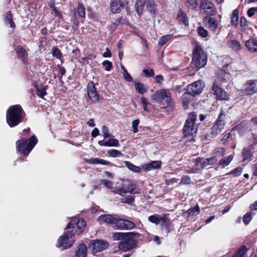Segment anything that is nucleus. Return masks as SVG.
I'll return each instance as SVG.
<instances>
[{
  "mask_svg": "<svg viewBox=\"0 0 257 257\" xmlns=\"http://www.w3.org/2000/svg\"><path fill=\"white\" fill-rule=\"evenodd\" d=\"M136 91L140 94H144L146 92L149 87L147 85L141 82H136L134 84Z\"/></svg>",
  "mask_w": 257,
  "mask_h": 257,
  "instance_id": "nucleus-28",
  "label": "nucleus"
},
{
  "mask_svg": "<svg viewBox=\"0 0 257 257\" xmlns=\"http://www.w3.org/2000/svg\"><path fill=\"white\" fill-rule=\"evenodd\" d=\"M251 219H252V215L250 212H248V213H246L245 215H244V216H243V218H242L243 223L245 225L248 224L250 222V221H251Z\"/></svg>",
  "mask_w": 257,
  "mask_h": 257,
  "instance_id": "nucleus-51",
  "label": "nucleus"
},
{
  "mask_svg": "<svg viewBox=\"0 0 257 257\" xmlns=\"http://www.w3.org/2000/svg\"><path fill=\"white\" fill-rule=\"evenodd\" d=\"M203 23L210 31L214 32L218 27L217 20L209 16H207L203 19Z\"/></svg>",
  "mask_w": 257,
  "mask_h": 257,
  "instance_id": "nucleus-18",
  "label": "nucleus"
},
{
  "mask_svg": "<svg viewBox=\"0 0 257 257\" xmlns=\"http://www.w3.org/2000/svg\"><path fill=\"white\" fill-rule=\"evenodd\" d=\"M199 213L200 208L198 205H196L195 207L189 209L186 212V213H187L188 216H192L194 215L198 214Z\"/></svg>",
  "mask_w": 257,
  "mask_h": 257,
  "instance_id": "nucleus-38",
  "label": "nucleus"
},
{
  "mask_svg": "<svg viewBox=\"0 0 257 257\" xmlns=\"http://www.w3.org/2000/svg\"><path fill=\"white\" fill-rule=\"evenodd\" d=\"M224 113L221 112L212 127V135L216 136L221 132L225 125L224 120Z\"/></svg>",
  "mask_w": 257,
  "mask_h": 257,
  "instance_id": "nucleus-12",
  "label": "nucleus"
},
{
  "mask_svg": "<svg viewBox=\"0 0 257 257\" xmlns=\"http://www.w3.org/2000/svg\"><path fill=\"white\" fill-rule=\"evenodd\" d=\"M162 162L161 161H152L150 163L145 164L143 165L142 169L145 171H149L152 170L160 168L161 166Z\"/></svg>",
  "mask_w": 257,
  "mask_h": 257,
  "instance_id": "nucleus-21",
  "label": "nucleus"
},
{
  "mask_svg": "<svg viewBox=\"0 0 257 257\" xmlns=\"http://www.w3.org/2000/svg\"><path fill=\"white\" fill-rule=\"evenodd\" d=\"M86 162L91 164H101L103 165H107L110 163L103 159H100L97 158H90L86 160Z\"/></svg>",
  "mask_w": 257,
  "mask_h": 257,
  "instance_id": "nucleus-29",
  "label": "nucleus"
},
{
  "mask_svg": "<svg viewBox=\"0 0 257 257\" xmlns=\"http://www.w3.org/2000/svg\"><path fill=\"white\" fill-rule=\"evenodd\" d=\"M87 92L88 96L91 101L96 102L98 100L99 96L93 82L90 81L88 83L87 86Z\"/></svg>",
  "mask_w": 257,
  "mask_h": 257,
  "instance_id": "nucleus-15",
  "label": "nucleus"
},
{
  "mask_svg": "<svg viewBox=\"0 0 257 257\" xmlns=\"http://www.w3.org/2000/svg\"><path fill=\"white\" fill-rule=\"evenodd\" d=\"M207 56L200 45H196L192 53V62L196 67V70L204 67L207 63Z\"/></svg>",
  "mask_w": 257,
  "mask_h": 257,
  "instance_id": "nucleus-5",
  "label": "nucleus"
},
{
  "mask_svg": "<svg viewBox=\"0 0 257 257\" xmlns=\"http://www.w3.org/2000/svg\"><path fill=\"white\" fill-rule=\"evenodd\" d=\"M197 32L198 34L203 37L205 38L208 36V32L202 27H199L197 29Z\"/></svg>",
  "mask_w": 257,
  "mask_h": 257,
  "instance_id": "nucleus-50",
  "label": "nucleus"
},
{
  "mask_svg": "<svg viewBox=\"0 0 257 257\" xmlns=\"http://www.w3.org/2000/svg\"><path fill=\"white\" fill-rule=\"evenodd\" d=\"M191 182V178L188 176H184L181 178L180 184H188Z\"/></svg>",
  "mask_w": 257,
  "mask_h": 257,
  "instance_id": "nucleus-57",
  "label": "nucleus"
},
{
  "mask_svg": "<svg viewBox=\"0 0 257 257\" xmlns=\"http://www.w3.org/2000/svg\"><path fill=\"white\" fill-rule=\"evenodd\" d=\"M245 46L250 52H257V40L249 39L245 42Z\"/></svg>",
  "mask_w": 257,
  "mask_h": 257,
  "instance_id": "nucleus-27",
  "label": "nucleus"
},
{
  "mask_svg": "<svg viewBox=\"0 0 257 257\" xmlns=\"http://www.w3.org/2000/svg\"><path fill=\"white\" fill-rule=\"evenodd\" d=\"M99 131L98 129L96 127L94 128L92 132H91V136L93 138H95L99 135Z\"/></svg>",
  "mask_w": 257,
  "mask_h": 257,
  "instance_id": "nucleus-64",
  "label": "nucleus"
},
{
  "mask_svg": "<svg viewBox=\"0 0 257 257\" xmlns=\"http://www.w3.org/2000/svg\"><path fill=\"white\" fill-rule=\"evenodd\" d=\"M242 154L244 161L249 160L251 156L250 151L246 149L242 150Z\"/></svg>",
  "mask_w": 257,
  "mask_h": 257,
  "instance_id": "nucleus-46",
  "label": "nucleus"
},
{
  "mask_svg": "<svg viewBox=\"0 0 257 257\" xmlns=\"http://www.w3.org/2000/svg\"><path fill=\"white\" fill-rule=\"evenodd\" d=\"M121 67L122 70L121 73L124 79L128 82H132L133 81V78L131 75L127 72L126 69L123 65H121Z\"/></svg>",
  "mask_w": 257,
  "mask_h": 257,
  "instance_id": "nucleus-41",
  "label": "nucleus"
},
{
  "mask_svg": "<svg viewBox=\"0 0 257 257\" xmlns=\"http://www.w3.org/2000/svg\"><path fill=\"white\" fill-rule=\"evenodd\" d=\"M141 234L136 232H126V239L134 238H137L140 236Z\"/></svg>",
  "mask_w": 257,
  "mask_h": 257,
  "instance_id": "nucleus-49",
  "label": "nucleus"
},
{
  "mask_svg": "<svg viewBox=\"0 0 257 257\" xmlns=\"http://www.w3.org/2000/svg\"><path fill=\"white\" fill-rule=\"evenodd\" d=\"M201 158H197L196 159V163H195V170L196 171H198L199 170L202 169L203 168V164H202Z\"/></svg>",
  "mask_w": 257,
  "mask_h": 257,
  "instance_id": "nucleus-52",
  "label": "nucleus"
},
{
  "mask_svg": "<svg viewBox=\"0 0 257 257\" xmlns=\"http://www.w3.org/2000/svg\"><path fill=\"white\" fill-rule=\"evenodd\" d=\"M141 103L143 105L144 110L146 111H148V108H147L148 102H147V99L145 97H142L141 98Z\"/></svg>",
  "mask_w": 257,
  "mask_h": 257,
  "instance_id": "nucleus-60",
  "label": "nucleus"
},
{
  "mask_svg": "<svg viewBox=\"0 0 257 257\" xmlns=\"http://www.w3.org/2000/svg\"><path fill=\"white\" fill-rule=\"evenodd\" d=\"M257 9L254 8H251L247 11V15L249 17H252L256 12Z\"/></svg>",
  "mask_w": 257,
  "mask_h": 257,
  "instance_id": "nucleus-62",
  "label": "nucleus"
},
{
  "mask_svg": "<svg viewBox=\"0 0 257 257\" xmlns=\"http://www.w3.org/2000/svg\"><path fill=\"white\" fill-rule=\"evenodd\" d=\"M77 11L78 15L81 17H84L85 16V9L83 4H79L77 8Z\"/></svg>",
  "mask_w": 257,
  "mask_h": 257,
  "instance_id": "nucleus-47",
  "label": "nucleus"
},
{
  "mask_svg": "<svg viewBox=\"0 0 257 257\" xmlns=\"http://www.w3.org/2000/svg\"><path fill=\"white\" fill-rule=\"evenodd\" d=\"M242 172V168L241 167H238L234 169L232 171L229 172L228 174L230 175H233L234 177H237L241 175Z\"/></svg>",
  "mask_w": 257,
  "mask_h": 257,
  "instance_id": "nucleus-48",
  "label": "nucleus"
},
{
  "mask_svg": "<svg viewBox=\"0 0 257 257\" xmlns=\"http://www.w3.org/2000/svg\"><path fill=\"white\" fill-rule=\"evenodd\" d=\"M137 243L138 240L135 239H124L123 241L118 243V247L123 251H127L136 248Z\"/></svg>",
  "mask_w": 257,
  "mask_h": 257,
  "instance_id": "nucleus-10",
  "label": "nucleus"
},
{
  "mask_svg": "<svg viewBox=\"0 0 257 257\" xmlns=\"http://www.w3.org/2000/svg\"><path fill=\"white\" fill-rule=\"evenodd\" d=\"M248 250V248H247L246 246L242 245L232 257H247L246 253Z\"/></svg>",
  "mask_w": 257,
  "mask_h": 257,
  "instance_id": "nucleus-30",
  "label": "nucleus"
},
{
  "mask_svg": "<svg viewBox=\"0 0 257 257\" xmlns=\"http://www.w3.org/2000/svg\"><path fill=\"white\" fill-rule=\"evenodd\" d=\"M102 56L105 58H108L111 57V53L108 48H106V51L102 54Z\"/></svg>",
  "mask_w": 257,
  "mask_h": 257,
  "instance_id": "nucleus-63",
  "label": "nucleus"
},
{
  "mask_svg": "<svg viewBox=\"0 0 257 257\" xmlns=\"http://www.w3.org/2000/svg\"><path fill=\"white\" fill-rule=\"evenodd\" d=\"M113 238L115 240L126 239V232H115L113 234Z\"/></svg>",
  "mask_w": 257,
  "mask_h": 257,
  "instance_id": "nucleus-42",
  "label": "nucleus"
},
{
  "mask_svg": "<svg viewBox=\"0 0 257 257\" xmlns=\"http://www.w3.org/2000/svg\"><path fill=\"white\" fill-rule=\"evenodd\" d=\"M126 0H111L110 10L113 13H118L123 9Z\"/></svg>",
  "mask_w": 257,
  "mask_h": 257,
  "instance_id": "nucleus-19",
  "label": "nucleus"
},
{
  "mask_svg": "<svg viewBox=\"0 0 257 257\" xmlns=\"http://www.w3.org/2000/svg\"><path fill=\"white\" fill-rule=\"evenodd\" d=\"M228 46L235 51H237L241 49V46L238 41L235 40L229 41Z\"/></svg>",
  "mask_w": 257,
  "mask_h": 257,
  "instance_id": "nucleus-33",
  "label": "nucleus"
},
{
  "mask_svg": "<svg viewBox=\"0 0 257 257\" xmlns=\"http://www.w3.org/2000/svg\"><path fill=\"white\" fill-rule=\"evenodd\" d=\"M143 72L146 76L148 77H153L155 75L154 71L152 69L150 70L144 69Z\"/></svg>",
  "mask_w": 257,
  "mask_h": 257,
  "instance_id": "nucleus-58",
  "label": "nucleus"
},
{
  "mask_svg": "<svg viewBox=\"0 0 257 257\" xmlns=\"http://www.w3.org/2000/svg\"><path fill=\"white\" fill-rule=\"evenodd\" d=\"M121 187L119 188H114L112 192L115 194L123 196L126 193L140 194V189L133 181L129 179L121 180Z\"/></svg>",
  "mask_w": 257,
  "mask_h": 257,
  "instance_id": "nucleus-2",
  "label": "nucleus"
},
{
  "mask_svg": "<svg viewBox=\"0 0 257 257\" xmlns=\"http://www.w3.org/2000/svg\"><path fill=\"white\" fill-rule=\"evenodd\" d=\"M17 53L19 59L23 62L26 63L28 60V53L26 50L22 47H18L17 48Z\"/></svg>",
  "mask_w": 257,
  "mask_h": 257,
  "instance_id": "nucleus-26",
  "label": "nucleus"
},
{
  "mask_svg": "<svg viewBox=\"0 0 257 257\" xmlns=\"http://www.w3.org/2000/svg\"><path fill=\"white\" fill-rule=\"evenodd\" d=\"M98 219L99 220H102L105 223L114 224V226H115L117 220V218L113 217L110 214L101 215L99 217Z\"/></svg>",
  "mask_w": 257,
  "mask_h": 257,
  "instance_id": "nucleus-24",
  "label": "nucleus"
},
{
  "mask_svg": "<svg viewBox=\"0 0 257 257\" xmlns=\"http://www.w3.org/2000/svg\"><path fill=\"white\" fill-rule=\"evenodd\" d=\"M87 251L86 245L84 243H81L78 246L75 251V257H86Z\"/></svg>",
  "mask_w": 257,
  "mask_h": 257,
  "instance_id": "nucleus-22",
  "label": "nucleus"
},
{
  "mask_svg": "<svg viewBox=\"0 0 257 257\" xmlns=\"http://www.w3.org/2000/svg\"><path fill=\"white\" fill-rule=\"evenodd\" d=\"M229 74L223 70H220L217 74V79L215 81H218L219 85H221L222 83L226 81V80L229 78Z\"/></svg>",
  "mask_w": 257,
  "mask_h": 257,
  "instance_id": "nucleus-25",
  "label": "nucleus"
},
{
  "mask_svg": "<svg viewBox=\"0 0 257 257\" xmlns=\"http://www.w3.org/2000/svg\"><path fill=\"white\" fill-rule=\"evenodd\" d=\"M172 37L173 35L170 34L162 36L159 41V45L161 46L164 45L168 41L171 40Z\"/></svg>",
  "mask_w": 257,
  "mask_h": 257,
  "instance_id": "nucleus-40",
  "label": "nucleus"
},
{
  "mask_svg": "<svg viewBox=\"0 0 257 257\" xmlns=\"http://www.w3.org/2000/svg\"><path fill=\"white\" fill-rule=\"evenodd\" d=\"M107 154L109 156L113 158L121 157L122 156V154L121 152L117 150L114 149L109 150L107 152Z\"/></svg>",
  "mask_w": 257,
  "mask_h": 257,
  "instance_id": "nucleus-43",
  "label": "nucleus"
},
{
  "mask_svg": "<svg viewBox=\"0 0 257 257\" xmlns=\"http://www.w3.org/2000/svg\"><path fill=\"white\" fill-rule=\"evenodd\" d=\"M244 92L247 94L251 95L257 92V87L255 82L253 81H248L243 85Z\"/></svg>",
  "mask_w": 257,
  "mask_h": 257,
  "instance_id": "nucleus-20",
  "label": "nucleus"
},
{
  "mask_svg": "<svg viewBox=\"0 0 257 257\" xmlns=\"http://www.w3.org/2000/svg\"><path fill=\"white\" fill-rule=\"evenodd\" d=\"M86 226V221L83 218L73 217L71 219L70 222L67 225L66 228H71V233L74 234V235L80 234L85 229Z\"/></svg>",
  "mask_w": 257,
  "mask_h": 257,
  "instance_id": "nucleus-7",
  "label": "nucleus"
},
{
  "mask_svg": "<svg viewBox=\"0 0 257 257\" xmlns=\"http://www.w3.org/2000/svg\"><path fill=\"white\" fill-rule=\"evenodd\" d=\"M164 220V218L163 217H159L157 214H154L148 217V220L156 225L159 224L161 220Z\"/></svg>",
  "mask_w": 257,
  "mask_h": 257,
  "instance_id": "nucleus-34",
  "label": "nucleus"
},
{
  "mask_svg": "<svg viewBox=\"0 0 257 257\" xmlns=\"http://www.w3.org/2000/svg\"><path fill=\"white\" fill-rule=\"evenodd\" d=\"M233 157L230 155L226 157H224L221 159L219 161V164L223 166V167L228 165L231 161L233 160Z\"/></svg>",
  "mask_w": 257,
  "mask_h": 257,
  "instance_id": "nucleus-35",
  "label": "nucleus"
},
{
  "mask_svg": "<svg viewBox=\"0 0 257 257\" xmlns=\"http://www.w3.org/2000/svg\"><path fill=\"white\" fill-rule=\"evenodd\" d=\"M75 241V236L70 231H65L58 239L56 246L62 249H67L72 246Z\"/></svg>",
  "mask_w": 257,
  "mask_h": 257,
  "instance_id": "nucleus-8",
  "label": "nucleus"
},
{
  "mask_svg": "<svg viewBox=\"0 0 257 257\" xmlns=\"http://www.w3.org/2000/svg\"><path fill=\"white\" fill-rule=\"evenodd\" d=\"M140 123V120L138 119H137L136 120H134L132 122V128H133V132L134 133H136L138 132V126Z\"/></svg>",
  "mask_w": 257,
  "mask_h": 257,
  "instance_id": "nucleus-55",
  "label": "nucleus"
},
{
  "mask_svg": "<svg viewBox=\"0 0 257 257\" xmlns=\"http://www.w3.org/2000/svg\"><path fill=\"white\" fill-rule=\"evenodd\" d=\"M177 19L179 22L182 23L185 25L188 24V19L187 16L182 10L179 11Z\"/></svg>",
  "mask_w": 257,
  "mask_h": 257,
  "instance_id": "nucleus-31",
  "label": "nucleus"
},
{
  "mask_svg": "<svg viewBox=\"0 0 257 257\" xmlns=\"http://www.w3.org/2000/svg\"><path fill=\"white\" fill-rule=\"evenodd\" d=\"M35 136H32L29 142L27 139H22L16 142L17 151L24 156H27L37 143Z\"/></svg>",
  "mask_w": 257,
  "mask_h": 257,
  "instance_id": "nucleus-3",
  "label": "nucleus"
},
{
  "mask_svg": "<svg viewBox=\"0 0 257 257\" xmlns=\"http://www.w3.org/2000/svg\"><path fill=\"white\" fill-rule=\"evenodd\" d=\"M194 95H192L191 93H189L188 91L186 93H185L182 96V103L184 106H187L188 103L193 99V97Z\"/></svg>",
  "mask_w": 257,
  "mask_h": 257,
  "instance_id": "nucleus-32",
  "label": "nucleus"
},
{
  "mask_svg": "<svg viewBox=\"0 0 257 257\" xmlns=\"http://www.w3.org/2000/svg\"><path fill=\"white\" fill-rule=\"evenodd\" d=\"M135 226L136 224L133 222L122 218H117L115 226H114L116 229L120 230H131Z\"/></svg>",
  "mask_w": 257,
  "mask_h": 257,
  "instance_id": "nucleus-11",
  "label": "nucleus"
},
{
  "mask_svg": "<svg viewBox=\"0 0 257 257\" xmlns=\"http://www.w3.org/2000/svg\"><path fill=\"white\" fill-rule=\"evenodd\" d=\"M204 87V84L202 81H196L188 86L187 91L195 96L201 93Z\"/></svg>",
  "mask_w": 257,
  "mask_h": 257,
  "instance_id": "nucleus-13",
  "label": "nucleus"
},
{
  "mask_svg": "<svg viewBox=\"0 0 257 257\" xmlns=\"http://www.w3.org/2000/svg\"><path fill=\"white\" fill-rule=\"evenodd\" d=\"M125 166L130 170L135 173H138L141 171L140 167L135 166L128 161L124 162Z\"/></svg>",
  "mask_w": 257,
  "mask_h": 257,
  "instance_id": "nucleus-37",
  "label": "nucleus"
},
{
  "mask_svg": "<svg viewBox=\"0 0 257 257\" xmlns=\"http://www.w3.org/2000/svg\"><path fill=\"white\" fill-rule=\"evenodd\" d=\"M186 5L189 8L195 9L198 6V2L197 0H187Z\"/></svg>",
  "mask_w": 257,
  "mask_h": 257,
  "instance_id": "nucleus-44",
  "label": "nucleus"
},
{
  "mask_svg": "<svg viewBox=\"0 0 257 257\" xmlns=\"http://www.w3.org/2000/svg\"><path fill=\"white\" fill-rule=\"evenodd\" d=\"M200 8L205 13L213 16L215 14L216 11L214 10L213 4L208 1H202L200 3Z\"/></svg>",
  "mask_w": 257,
  "mask_h": 257,
  "instance_id": "nucleus-17",
  "label": "nucleus"
},
{
  "mask_svg": "<svg viewBox=\"0 0 257 257\" xmlns=\"http://www.w3.org/2000/svg\"><path fill=\"white\" fill-rule=\"evenodd\" d=\"M196 119L197 115L194 112H191L188 116L183 130L184 139L188 137L190 138L191 141L193 140L194 135L198 130L197 126L195 124Z\"/></svg>",
  "mask_w": 257,
  "mask_h": 257,
  "instance_id": "nucleus-4",
  "label": "nucleus"
},
{
  "mask_svg": "<svg viewBox=\"0 0 257 257\" xmlns=\"http://www.w3.org/2000/svg\"><path fill=\"white\" fill-rule=\"evenodd\" d=\"M102 65L105 67V69L107 71H109L112 68V63L108 60H104L102 62Z\"/></svg>",
  "mask_w": 257,
  "mask_h": 257,
  "instance_id": "nucleus-54",
  "label": "nucleus"
},
{
  "mask_svg": "<svg viewBox=\"0 0 257 257\" xmlns=\"http://www.w3.org/2000/svg\"><path fill=\"white\" fill-rule=\"evenodd\" d=\"M171 96V93L169 90L162 89L153 94L151 98L156 102H161L166 99L164 105L172 108L174 106V102Z\"/></svg>",
  "mask_w": 257,
  "mask_h": 257,
  "instance_id": "nucleus-6",
  "label": "nucleus"
},
{
  "mask_svg": "<svg viewBox=\"0 0 257 257\" xmlns=\"http://www.w3.org/2000/svg\"><path fill=\"white\" fill-rule=\"evenodd\" d=\"M98 144L101 146L104 147H118L119 146V142L115 139H110L105 142L99 141Z\"/></svg>",
  "mask_w": 257,
  "mask_h": 257,
  "instance_id": "nucleus-23",
  "label": "nucleus"
},
{
  "mask_svg": "<svg viewBox=\"0 0 257 257\" xmlns=\"http://www.w3.org/2000/svg\"><path fill=\"white\" fill-rule=\"evenodd\" d=\"M37 89V94L40 97H44L46 94V87L45 86H41L40 87L35 86Z\"/></svg>",
  "mask_w": 257,
  "mask_h": 257,
  "instance_id": "nucleus-39",
  "label": "nucleus"
},
{
  "mask_svg": "<svg viewBox=\"0 0 257 257\" xmlns=\"http://www.w3.org/2000/svg\"><path fill=\"white\" fill-rule=\"evenodd\" d=\"M100 184L108 189H111L112 188L113 182L108 180L103 179L100 180Z\"/></svg>",
  "mask_w": 257,
  "mask_h": 257,
  "instance_id": "nucleus-45",
  "label": "nucleus"
},
{
  "mask_svg": "<svg viewBox=\"0 0 257 257\" xmlns=\"http://www.w3.org/2000/svg\"><path fill=\"white\" fill-rule=\"evenodd\" d=\"M207 162H208L209 165H213L216 163L218 161V158L216 156L207 158Z\"/></svg>",
  "mask_w": 257,
  "mask_h": 257,
  "instance_id": "nucleus-61",
  "label": "nucleus"
},
{
  "mask_svg": "<svg viewBox=\"0 0 257 257\" xmlns=\"http://www.w3.org/2000/svg\"><path fill=\"white\" fill-rule=\"evenodd\" d=\"M134 201V198L131 196L128 195L125 198L121 199V202L127 204H131Z\"/></svg>",
  "mask_w": 257,
  "mask_h": 257,
  "instance_id": "nucleus-56",
  "label": "nucleus"
},
{
  "mask_svg": "<svg viewBox=\"0 0 257 257\" xmlns=\"http://www.w3.org/2000/svg\"><path fill=\"white\" fill-rule=\"evenodd\" d=\"M12 17L11 12H8L5 15V20L6 23L9 24L11 28H14L15 27V24Z\"/></svg>",
  "mask_w": 257,
  "mask_h": 257,
  "instance_id": "nucleus-36",
  "label": "nucleus"
},
{
  "mask_svg": "<svg viewBox=\"0 0 257 257\" xmlns=\"http://www.w3.org/2000/svg\"><path fill=\"white\" fill-rule=\"evenodd\" d=\"M136 11L139 15H140L143 11L144 6H146L150 13L154 17L156 13L157 6L154 0H137L136 4Z\"/></svg>",
  "mask_w": 257,
  "mask_h": 257,
  "instance_id": "nucleus-9",
  "label": "nucleus"
},
{
  "mask_svg": "<svg viewBox=\"0 0 257 257\" xmlns=\"http://www.w3.org/2000/svg\"><path fill=\"white\" fill-rule=\"evenodd\" d=\"M218 83V81H214L212 86V90L216 98L217 99L227 100L229 98L228 95L227 93L220 87Z\"/></svg>",
  "mask_w": 257,
  "mask_h": 257,
  "instance_id": "nucleus-14",
  "label": "nucleus"
},
{
  "mask_svg": "<svg viewBox=\"0 0 257 257\" xmlns=\"http://www.w3.org/2000/svg\"><path fill=\"white\" fill-rule=\"evenodd\" d=\"M25 112L20 105L10 106L7 111V122L12 127L19 124L23 121Z\"/></svg>",
  "mask_w": 257,
  "mask_h": 257,
  "instance_id": "nucleus-1",
  "label": "nucleus"
},
{
  "mask_svg": "<svg viewBox=\"0 0 257 257\" xmlns=\"http://www.w3.org/2000/svg\"><path fill=\"white\" fill-rule=\"evenodd\" d=\"M102 133L104 138H108L110 136L108 129L105 125L102 127Z\"/></svg>",
  "mask_w": 257,
  "mask_h": 257,
  "instance_id": "nucleus-59",
  "label": "nucleus"
},
{
  "mask_svg": "<svg viewBox=\"0 0 257 257\" xmlns=\"http://www.w3.org/2000/svg\"><path fill=\"white\" fill-rule=\"evenodd\" d=\"M53 56L56 58L60 59L61 57L62 53L61 51L57 48H53L52 49Z\"/></svg>",
  "mask_w": 257,
  "mask_h": 257,
  "instance_id": "nucleus-53",
  "label": "nucleus"
},
{
  "mask_svg": "<svg viewBox=\"0 0 257 257\" xmlns=\"http://www.w3.org/2000/svg\"><path fill=\"white\" fill-rule=\"evenodd\" d=\"M108 243L105 240L101 239L93 240L91 242V246L93 251H101L106 249Z\"/></svg>",
  "mask_w": 257,
  "mask_h": 257,
  "instance_id": "nucleus-16",
  "label": "nucleus"
}]
</instances>
